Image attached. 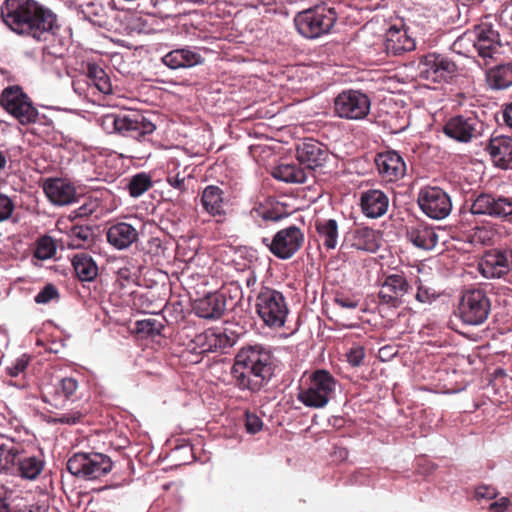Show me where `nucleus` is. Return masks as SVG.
<instances>
[{
  "instance_id": "nucleus-1",
  "label": "nucleus",
  "mask_w": 512,
  "mask_h": 512,
  "mask_svg": "<svg viewBox=\"0 0 512 512\" xmlns=\"http://www.w3.org/2000/svg\"><path fill=\"white\" fill-rule=\"evenodd\" d=\"M0 10L11 31L37 41L47 40L59 28L57 15L36 0H5Z\"/></svg>"
},
{
  "instance_id": "nucleus-2",
  "label": "nucleus",
  "mask_w": 512,
  "mask_h": 512,
  "mask_svg": "<svg viewBox=\"0 0 512 512\" xmlns=\"http://www.w3.org/2000/svg\"><path fill=\"white\" fill-rule=\"evenodd\" d=\"M274 369L275 359L270 349L255 344L237 353L231 374L237 388L257 392L271 379Z\"/></svg>"
},
{
  "instance_id": "nucleus-3",
  "label": "nucleus",
  "mask_w": 512,
  "mask_h": 512,
  "mask_svg": "<svg viewBox=\"0 0 512 512\" xmlns=\"http://www.w3.org/2000/svg\"><path fill=\"white\" fill-rule=\"evenodd\" d=\"M338 381L327 370L313 371L299 386L297 400L305 407L322 409L335 397Z\"/></svg>"
},
{
  "instance_id": "nucleus-4",
  "label": "nucleus",
  "mask_w": 512,
  "mask_h": 512,
  "mask_svg": "<svg viewBox=\"0 0 512 512\" xmlns=\"http://www.w3.org/2000/svg\"><path fill=\"white\" fill-rule=\"evenodd\" d=\"M101 128L108 134L118 133L136 140L152 134L156 125L137 111L108 113L99 118Z\"/></svg>"
},
{
  "instance_id": "nucleus-5",
  "label": "nucleus",
  "mask_w": 512,
  "mask_h": 512,
  "mask_svg": "<svg viewBox=\"0 0 512 512\" xmlns=\"http://www.w3.org/2000/svg\"><path fill=\"white\" fill-rule=\"evenodd\" d=\"M2 108L20 125L28 126L44 123L45 115H41L34 106L32 99L19 85H9L0 94Z\"/></svg>"
},
{
  "instance_id": "nucleus-6",
  "label": "nucleus",
  "mask_w": 512,
  "mask_h": 512,
  "mask_svg": "<svg viewBox=\"0 0 512 512\" xmlns=\"http://www.w3.org/2000/svg\"><path fill=\"white\" fill-rule=\"evenodd\" d=\"M337 20L333 7L326 4L316 5L299 12L294 23L297 31L308 39H315L331 31Z\"/></svg>"
},
{
  "instance_id": "nucleus-7",
  "label": "nucleus",
  "mask_w": 512,
  "mask_h": 512,
  "mask_svg": "<svg viewBox=\"0 0 512 512\" xmlns=\"http://www.w3.org/2000/svg\"><path fill=\"white\" fill-rule=\"evenodd\" d=\"M255 308L263 323L272 329L284 326L289 314L288 304L282 292L263 287L256 297Z\"/></svg>"
},
{
  "instance_id": "nucleus-8",
  "label": "nucleus",
  "mask_w": 512,
  "mask_h": 512,
  "mask_svg": "<svg viewBox=\"0 0 512 512\" xmlns=\"http://www.w3.org/2000/svg\"><path fill=\"white\" fill-rule=\"evenodd\" d=\"M67 470L73 476L83 480H95L107 475L113 467L109 456L102 453L78 452L67 461Z\"/></svg>"
},
{
  "instance_id": "nucleus-9",
  "label": "nucleus",
  "mask_w": 512,
  "mask_h": 512,
  "mask_svg": "<svg viewBox=\"0 0 512 512\" xmlns=\"http://www.w3.org/2000/svg\"><path fill=\"white\" fill-rule=\"evenodd\" d=\"M66 3L79 19L106 30L113 27L115 10L110 0H75Z\"/></svg>"
},
{
  "instance_id": "nucleus-10",
  "label": "nucleus",
  "mask_w": 512,
  "mask_h": 512,
  "mask_svg": "<svg viewBox=\"0 0 512 512\" xmlns=\"http://www.w3.org/2000/svg\"><path fill=\"white\" fill-rule=\"evenodd\" d=\"M491 311V301L482 289L466 291L460 300L458 312L460 319L468 325L483 324Z\"/></svg>"
},
{
  "instance_id": "nucleus-11",
  "label": "nucleus",
  "mask_w": 512,
  "mask_h": 512,
  "mask_svg": "<svg viewBox=\"0 0 512 512\" xmlns=\"http://www.w3.org/2000/svg\"><path fill=\"white\" fill-rule=\"evenodd\" d=\"M469 211L473 215L507 219L512 216V197L492 192H481L471 199Z\"/></svg>"
},
{
  "instance_id": "nucleus-12",
  "label": "nucleus",
  "mask_w": 512,
  "mask_h": 512,
  "mask_svg": "<svg viewBox=\"0 0 512 512\" xmlns=\"http://www.w3.org/2000/svg\"><path fill=\"white\" fill-rule=\"evenodd\" d=\"M370 107V98L360 90H343L334 98V112L342 119H364L369 114Z\"/></svg>"
},
{
  "instance_id": "nucleus-13",
  "label": "nucleus",
  "mask_w": 512,
  "mask_h": 512,
  "mask_svg": "<svg viewBox=\"0 0 512 512\" xmlns=\"http://www.w3.org/2000/svg\"><path fill=\"white\" fill-rule=\"evenodd\" d=\"M484 123L472 112H465L449 118L444 126L443 133L454 141L469 143L479 137L483 132Z\"/></svg>"
},
{
  "instance_id": "nucleus-14",
  "label": "nucleus",
  "mask_w": 512,
  "mask_h": 512,
  "mask_svg": "<svg viewBox=\"0 0 512 512\" xmlns=\"http://www.w3.org/2000/svg\"><path fill=\"white\" fill-rule=\"evenodd\" d=\"M304 239L302 230L295 225H291L279 230L271 241L268 238H263L262 242L275 257L288 260L301 249Z\"/></svg>"
},
{
  "instance_id": "nucleus-15",
  "label": "nucleus",
  "mask_w": 512,
  "mask_h": 512,
  "mask_svg": "<svg viewBox=\"0 0 512 512\" xmlns=\"http://www.w3.org/2000/svg\"><path fill=\"white\" fill-rule=\"evenodd\" d=\"M6 464L16 467L19 475L25 479H35L42 471L44 462L40 457L28 455L19 445H0Z\"/></svg>"
},
{
  "instance_id": "nucleus-16",
  "label": "nucleus",
  "mask_w": 512,
  "mask_h": 512,
  "mask_svg": "<svg viewBox=\"0 0 512 512\" xmlns=\"http://www.w3.org/2000/svg\"><path fill=\"white\" fill-rule=\"evenodd\" d=\"M420 209L435 220L446 218L452 210L450 196L439 187H424L418 194Z\"/></svg>"
},
{
  "instance_id": "nucleus-17",
  "label": "nucleus",
  "mask_w": 512,
  "mask_h": 512,
  "mask_svg": "<svg viewBox=\"0 0 512 512\" xmlns=\"http://www.w3.org/2000/svg\"><path fill=\"white\" fill-rule=\"evenodd\" d=\"M512 268V249L500 247L488 250L479 262L480 273L488 279L501 278Z\"/></svg>"
},
{
  "instance_id": "nucleus-18",
  "label": "nucleus",
  "mask_w": 512,
  "mask_h": 512,
  "mask_svg": "<svg viewBox=\"0 0 512 512\" xmlns=\"http://www.w3.org/2000/svg\"><path fill=\"white\" fill-rule=\"evenodd\" d=\"M474 32V50L484 61L501 54L502 42L499 32L491 23L482 22L476 25Z\"/></svg>"
},
{
  "instance_id": "nucleus-19",
  "label": "nucleus",
  "mask_w": 512,
  "mask_h": 512,
  "mask_svg": "<svg viewBox=\"0 0 512 512\" xmlns=\"http://www.w3.org/2000/svg\"><path fill=\"white\" fill-rule=\"evenodd\" d=\"M421 75L433 82L447 81L457 70L456 64L448 57L438 53H428L419 62Z\"/></svg>"
},
{
  "instance_id": "nucleus-20",
  "label": "nucleus",
  "mask_w": 512,
  "mask_h": 512,
  "mask_svg": "<svg viewBox=\"0 0 512 512\" xmlns=\"http://www.w3.org/2000/svg\"><path fill=\"white\" fill-rule=\"evenodd\" d=\"M235 344V337L226 331L207 330L197 334L190 343V350L196 354L224 351Z\"/></svg>"
},
{
  "instance_id": "nucleus-21",
  "label": "nucleus",
  "mask_w": 512,
  "mask_h": 512,
  "mask_svg": "<svg viewBox=\"0 0 512 512\" xmlns=\"http://www.w3.org/2000/svg\"><path fill=\"white\" fill-rule=\"evenodd\" d=\"M410 288L411 286L403 273L387 275L378 293L380 303L397 308L402 304V298Z\"/></svg>"
},
{
  "instance_id": "nucleus-22",
  "label": "nucleus",
  "mask_w": 512,
  "mask_h": 512,
  "mask_svg": "<svg viewBox=\"0 0 512 512\" xmlns=\"http://www.w3.org/2000/svg\"><path fill=\"white\" fill-rule=\"evenodd\" d=\"M374 162L379 175L386 182H397L406 174V163L395 150L377 153Z\"/></svg>"
},
{
  "instance_id": "nucleus-23",
  "label": "nucleus",
  "mask_w": 512,
  "mask_h": 512,
  "mask_svg": "<svg viewBox=\"0 0 512 512\" xmlns=\"http://www.w3.org/2000/svg\"><path fill=\"white\" fill-rule=\"evenodd\" d=\"M296 156L300 164L305 165L311 174L312 170L321 167L325 163L328 152L324 144L310 138L297 146Z\"/></svg>"
},
{
  "instance_id": "nucleus-24",
  "label": "nucleus",
  "mask_w": 512,
  "mask_h": 512,
  "mask_svg": "<svg viewBox=\"0 0 512 512\" xmlns=\"http://www.w3.org/2000/svg\"><path fill=\"white\" fill-rule=\"evenodd\" d=\"M161 62L172 70L187 69L200 65L204 58L195 47L185 46L166 53Z\"/></svg>"
},
{
  "instance_id": "nucleus-25",
  "label": "nucleus",
  "mask_w": 512,
  "mask_h": 512,
  "mask_svg": "<svg viewBox=\"0 0 512 512\" xmlns=\"http://www.w3.org/2000/svg\"><path fill=\"white\" fill-rule=\"evenodd\" d=\"M78 389V381L73 377H64L42 394V400L59 408L68 400H72Z\"/></svg>"
},
{
  "instance_id": "nucleus-26",
  "label": "nucleus",
  "mask_w": 512,
  "mask_h": 512,
  "mask_svg": "<svg viewBox=\"0 0 512 512\" xmlns=\"http://www.w3.org/2000/svg\"><path fill=\"white\" fill-rule=\"evenodd\" d=\"M107 242L117 250L128 249L139 238L137 229L126 222L112 224L106 233Z\"/></svg>"
},
{
  "instance_id": "nucleus-27",
  "label": "nucleus",
  "mask_w": 512,
  "mask_h": 512,
  "mask_svg": "<svg viewBox=\"0 0 512 512\" xmlns=\"http://www.w3.org/2000/svg\"><path fill=\"white\" fill-rule=\"evenodd\" d=\"M227 307L225 293H210L195 301L193 309L197 316L204 319L220 318Z\"/></svg>"
},
{
  "instance_id": "nucleus-28",
  "label": "nucleus",
  "mask_w": 512,
  "mask_h": 512,
  "mask_svg": "<svg viewBox=\"0 0 512 512\" xmlns=\"http://www.w3.org/2000/svg\"><path fill=\"white\" fill-rule=\"evenodd\" d=\"M360 204L362 212L366 217L376 219L387 212L389 199L381 190L369 189L362 192Z\"/></svg>"
},
{
  "instance_id": "nucleus-29",
  "label": "nucleus",
  "mask_w": 512,
  "mask_h": 512,
  "mask_svg": "<svg viewBox=\"0 0 512 512\" xmlns=\"http://www.w3.org/2000/svg\"><path fill=\"white\" fill-rule=\"evenodd\" d=\"M486 151L497 167L506 169L512 163V138L505 135L492 137Z\"/></svg>"
},
{
  "instance_id": "nucleus-30",
  "label": "nucleus",
  "mask_w": 512,
  "mask_h": 512,
  "mask_svg": "<svg viewBox=\"0 0 512 512\" xmlns=\"http://www.w3.org/2000/svg\"><path fill=\"white\" fill-rule=\"evenodd\" d=\"M43 189L48 199L59 206L71 204L76 198L74 186L63 179H49L44 183Z\"/></svg>"
},
{
  "instance_id": "nucleus-31",
  "label": "nucleus",
  "mask_w": 512,
  "mask_h": 512,
  "mask_svg": "<svg viewBox=\"0 0 512 512\" xmlns=\"http://www.w3.org/2000/svg\"><path fill=\"white\" fill-rule=\"evenodd\" d=\"M415 46V40L407 34L405 29L393 26L386 32L384 48L388 55L398 56L412 51Z\"/></svg>"
},
{
  "instance_id": "nucleus-32",
  "label": "nucleus",
  "mask_w": 512,
  "mask_h": 512,
  "mask_svg": "<svg viewBox=\"0 0 512 512\" xmlns=\"http://www.w3.org/2000/svg\"><path fill=\"white\" fill-rule=\"evenodd\" d=\"M347 241L351 247L371 253L376 252L380 246L377 232L369 227L351 229Z\"/></svg>"
},
{
  "instance_id": "nucleus-33",
  "label": "nucleus",
  "mask_w": 512,
  "mask_h": 512,
  "mask_svg": "<svg viewBox=\"0 0 512 512\" xmlns=\"http://www.w3.org/2000/svg\"><path fill=\"white\" fill-rule=\"evenodd\" d=\"M406 235L415 247L423 250H432L438 242L434 229L421 222L409 226Z\"/></svg>"
},
{
  "instance_id": "nucleus-34",
  "label": "nucleus",
  "mask_w": 512,
  "mask_h": 512,
  "mask_svg": "<svg viewBox=\"0 0 512 512\" xmlns=\"http://www.w3.org/2000/svg\"><path fill=\"white\" fill-rule=\"evenodd\" d=\"M224 192L216 185H208L201 194L200 203L205 212L213 217H222L226 214Z\"/></svg>"
},
{
  "instance_id": "nucleus-35",
  "label": "nucleus",
  "mask_w": 512,
  "mask_h": 512,
  "mask_svg": "<svg viewBox=\"0 0 512 512\" xmlns=\"http://www.w3.org/2000/svg\"><path fill=\"white\" fill-rule=\"evenodd\" d=\"M310 173L297 163H281L273 170V177L286 183L302 184Z\"/></svg>"
},
{
  "instance_id": "nucleus-36",
  "label": "nucleus",
  "mask_w": 512,
  "mask_h": 512,
  "mask_svg": "<svg viewBox=\"0 0 512 512\" xmlns=\"http://www.w3.org/2000/svg\"><path fill=\"white\" fill-rule=\"evenodd\" d=\"M66 245L69 249H82L90 246L95 238V231L90 225L75 224L67 232Z\"/></svg>"
},
{
  "instance_id": "nucleus-37",
  "label": "nucleus",
  "mask_w": 512,
  "mask_h": 512,
  "mask_svg": "<svg viewBox=\"0 0 512 512\" xmlns=\"http://www.w3.org/2000/svg\"><path fill=\"white\" fill-rule=\"evenodd\" d=\"M319 242L327 249L333 250L338 245L339 231L335 219H320L315 223Z\"/></svg>"
},
{
  "instance_id": "nucleus-38",
  "label": "nucleus",
  "mask_w": 512,
  "mask_h": 512,
  "mask_svg": "<svg viewBox=\"0 0 512 512\" xmlns=\"http://www.w3.org/2000/svg\"><path fill=\"white\" fill-rule=\"evenodd\" d=\"M487 84L491 89L504 90L512 86V63H503L489 69L486 73Z\"/></svg>"
},
{
  "instance_id": "nucleus-39",
  "label": "nucleus",
  "mask_w": 512,
  "mask_h": 512,
  "mask_svg": "<svg viewBox=\"0 0 512 512\" xmlns=\"http://www.w3.org/2000/svg\"><path fill=\"white\" fill-rule=\"evenodd\" d=\"M72 265L81 281H93L98 275V266L93 257L85 252L74 255Z\"/></svg>"
},
{
  "instance_id": "nucleus-40",
  "label": "nucleus",
  "mask_w": 512,
  "mask_h": 512,
  "mask_svg": "<svg viewBox=\"0 0 512 512\" xmlns=\"http://www.w3.org/2000/svg\"><path fill=\"white\" fill-rule=\"evenodd\" d=\"M85 78L89 80L90 86L102 94L112 93V84L109 76L103 68L95 63H89L86 68Z\"/></svg>"
},
{
  "instance_id": "nucleus-41",
  "label": "nucleus",
  "mask_w": 512,
  "mask_h": 512,
  "mask_svg": "<svg viewBox=\"0 0 512 512\" xmlns=\"http://www.w3.org/2000/svg\"><path fill=\"white\" fill-rule=\"evenodd\" d=\"M152 187L150 175L141 172L134 175L128 183V191L131 197L138 198Z\"/></svg>"
},
{
  "instance_id": "nucleus-42",
  "label": "nucleus",
  "mask_w": 512,
  "mask_h": 512,
  "mask_svg": "<svg viewBox=\"0 0 512 512\" xmlns=\"http://www.w3.org/2000/svg\"><path fill=\"white\" fill-rule=\"evenodd\" d=\"M57 250V246L50 236L40 237L37 241L34 256L40 260L52 258Z\"/></svg>"
},
{
  "instance_id": "nucleus-43",
  "label": "nucleus",
  "mask_w": 512,
  "mask_h": 512,
  "mask_svg": "<svg viewBox=\"0 0 512 512\" xmlns=\"http://www.w3.org/2000/svg\"><path fill=\"white\" fill-rule=\"evenodd\" d=\"M163 328L164 324L155 318L142 319L135 323L137 333L145 336L160 335Z\"/></svg>"
},
{
  "instance_id": "nucleus-44",
  "label": "nucleus",
  "mask_w": 512,
  "mask_h": 512,
  "mask_svg": "<svg viewBox=\"0 0 512 512\" xmlns=\"http://www.w3.org/2000/svg\"><path fill=\"white\" fill-rule=\"evenodd\" d=\"M453 49L468 56L474 50V32L466 31L453 44Z\"/></svg>"
},
{
  "instance_id": "nucleus-45",
  "label": "nucleus",
  "mask_w": 512,
  "mask_h": 512,
  "mask_svg": "<svg viewBox=\"0 0 512 512\" xmlns=\"http://www.w3.org/2000/svg\"><path fill=\"white\" fill-rule=\"evenodd\" d=\"M59 300V291L53 284H46L34 297L37 304H48Z\"/></svg>"
},
{
  "instance_id": "nucleus-46",
  "label": "nucleus",
  "mask_w": 512,
  "mask_h": 512,
  "mask_svg": "<svg viewBox=\"0 0 512 512\" xmlns=\"http://www.w3.org/2000/svg\"><path fill=\"white\" fill-rule=\"evenodd\" d=\"M14 210V200L10 196L0 192V223L10 219Z\"/></svg>"
},
{
  "instance_id": "nucleus-47",
  "label": "nucleus",
  "mask_w": 512,
  "mask_h": 512,
  "mask_svg": "<svg viewBox=\"0 0 512 512\" xmlns=\"http://www.w3.org/2000/svg\"><path fill=\"white\" fill-rule=\"evenodd\" d=\"M220 293H225V300L227 301V296H229L232 301L231 305H236L243 298V290L239 283V281H233L229 283Z\"/></svg>"
},
{
  "instance_id": "nucleus-48",
  "label": "nucleus",
  "mask_w": 512,
  "mask_h": 512,
  "mask_svg": "<svg viewBox=\"0 0 512 512\" xmlns=\"http://www.w3.org/2000/svg\"><path fill=\"white\" fill-rule=\"evenodd\" d=\"M82 416L83 415L81 412L74 411L62 414L60 416L51 417L48 422L52 424L74 425L81 421Z\"/></svg>"
},
{
  "instance_id": "nucleus-49",
  "label": "nucleus",
  "mask_w": 512,
  "mask_h": 512,
  "mask_svg": "<svg viewBox=\"0 0 512 512\" xmlns=\"http://www.w3.org/2000/svg\"><path fill=\"white\" fill-rule=\"evenodd\" d=\"M49 504L46 498L39 499L31 504H17L16 512H48Z\"/></svg>"
},
{
  "instance_id": "nucleus-50",
  "label": "nucleus",
  "mask_w": 512,
  "mask_h": 512,
  "mask_svg": "<svg viewBox=\"0 0 512 512\" xmlns=\"http://www.w3.org/2000/svg\"><path fill=\"white\" fill-rule=\"evenodd\" d=\"M346 357L347 362L352 367H359L363 363V359L365 357V350L362 346H353L347 352Z\"/></svg>"
},
{
  "instance_id": "nucleus-51",
  "label": "nucleus",
  "mask_w": 512,
  "mask_h": 512,
  "mask_svg": "<svg viewBox=\"0 0 512 512\" xmlns=\"http://www.w3.org/2000/svg\"><path fill=\"white\" fill-rule=\"evenodd\" d=\"M29 358L26 355H22L17 358L10 366L7 367V372L12 377L20 375L28 366Z\"/></svg>"
},
{
  "instance_id": "nucleus-52",
  "label": "nucleus",
  "mask_w": 512,
  "mask_h": 512,
  "mask_svg": "<svg viewBox=\"0 0 512 512\" xmlns=\"http://www.w3.org/2000/svg\"><path fill=\"white\" fill-rule=\"evenodd\" d=\"M415 298L422 304H430L436 299V295L432 289L420 284L417 288Z\"/></svg>"
},
{
  "instance_id": "nucleus-53",
  "label": "nucleus",
  "mask_w": 512,
  "mask_h": 512,
  "mask_svg": "<svg viewBox=\"0 0 512 512\" xmlns=\"http://www.w3.org/2000/svg\"><path fill=\"white\" fill-rule=\"evenodd\" d=\"M245 426L248 433L255 434L262 429L263 422L256 414L246 413Z\"/></svg>"
},
{
  "instance_id": "nucleus-54",
  "label": "nucleus",
  "mask_w": 512,
  "mask_h": 512,
  "mask_svg": "<svg viewBox=\"0 0 512 512\" xmlns=\"http://www.w3.org/2000/svg\"><path fill=\"white\" fill-rule=\"evenodd\" d=\"M498 491L495 487L489 485H480L475 489V497L477 499L491 500L496 498Z\"/></svg>"
},
{
  "instance_id": "nucleus-55",
  "label": "nucleus",
  "mask_w": 512,
  "mask_h": 512,
  "mask_svg": "<svg viewBox=\"0 0 512 512\" xmlns=\"http://www.w3.org/2000/svg\"><path fill=\"white\" fill-rule=\"evenodd\" d=\"M72 86L73 90L79 95L86 94L87 90L92 88L89 80L85 78V74L75 78L72 82Z\"/></svg>"
},
{
  "instance_id": "nucleus-56",
  "label": "nucleus",
  "mask_w": 512,
  "mask_h": 512,
  "mask_svg": "<svg viewBox=\"0 0 512 512\" xmlns=\"http://www.w3.org/2000/svg\"><path fill=\"white\" fill-rule=\"evenodd\" d=\"M397 354V350L393 346H383L378 351V358L382 362L390 361L392 358H394Z\"/></svg>"
},
{
  "instance_id": "nucleus-57",
  "label": "nucleus",
  "mask_w": 512,
  "mask_h": 512,
  "mask_svg": "<svg viewBox=\"0 0 512 512\" xmlns=\"http://www.w3.org/2000/svg\"><path fill=\"white\" fill-rule=\"evenodd\" d=\"M242 281L249 290L253 291L257 284V275L255 271L251 269L244 271L242 274Z\"/></svg>"
},
{
  "instance_id": "nucleus-58",
  "label": "nucleus",
  "mask_w": 512,
  "mask_h": 512,
  "mask_svg": "<svg viewBox=\"0 0 512 512\" xmlns=\"http://www.w3.org/2000/svg\"><path fill=\"white\" fill-rule=\"evenodd\" d=\"M167 182L171 187L178 189L181 192L186 190L185 178L181 177L179 173L175 175H169L167 177Z\"/></svg>"
},
{
  "instance_id": "nucleus-59",
  "label": "nucleus",
  "mask_w": 512,
  "mask_h": 512,
  "mask_svg": "<svg viewBox=\"0 0 512 512\" xmlns=\"http://www.w3.org/2000/svg\"><path fill=\"white\" fill-rule=\"evenodd\" d=\"M510 500L507 497H502L499 500L489 505L490 512H505L510 505Z\"/></svg>"
},
{
  "instance_id": "nucleus-60",
  "label": "nucleus",
  "mask_w": 512,
  "mask_h": 512,
  "mask_svg": "<svg viewBox=\"0 0 512 512\" xmlns=\"http://www.w3.org/2000/svg\"><path fill=\"white\" fill-rule=\"evenodd\" d=\"M335 304L344 309H355L358 306V303L353 299L348 297H337L335 298Z\"/></svg>"
},
{
  "instance_id": "nucleus-61",
  "label": "nucleus",
  "mask_w": 512,
  "mask_h": 512,
  "mask_svg": "<svg viewBox=\"0 0 512 512\" xmlns=\"http://www.w3.org/2000/svg\"><path fill=\"white\" fill-rule=\"evenodd\" d=\"M130 24H131V28L133 30H135L139 33L144 31V22H143L142 17H140L138 15L130 16Z\"/></svg>"
},
{
  "instance_id": "nucleus-62",
  "label": "nucleus",
  "mask_w": 512,
  "mask_h": 512,
  "mask_svg": "<svg viewBox=\"0 0 512 512\" xmlns=\"http://www.w3.org/2000/svg\"><path fill=\"white\" fill-rule=\"evenodd\" d=\"M262 218L264 220H271V221L277 222L283 218V215L276 214L271 210H266L262 213Z\"/></svg>"
},
{
  "instance_id": "nucleus-63",
  "label": "nucleus",
  "mask_w": 512,
  "mask_h": 512,
  "mask_svg": "<svg viewBox=\"0 0 512 512\" xmlns=\"http://www.w3.org/2000/svg\"><path fill=\"white\" fill-rule=\"evenodd\" d=\"M503 118L505 123L512 127V103L505 108L503 112Z\"/></svg>"
},
{
  "instance_id": "nucleus-64",
  "label": "nucleus",
  "mask_w": 512,
  "mask_h": 512,
  "mask_svg": "<svg viewBox=\"0 0 512 512\" xmlns=\"http://www.w3.org/2000/svg\"><path fill=\"white\" fill-rule=\"evenodd\" d=\"M0 512H16V505L11 507L5 498L0 497Z\"/></svg>"
}]
</instances>
